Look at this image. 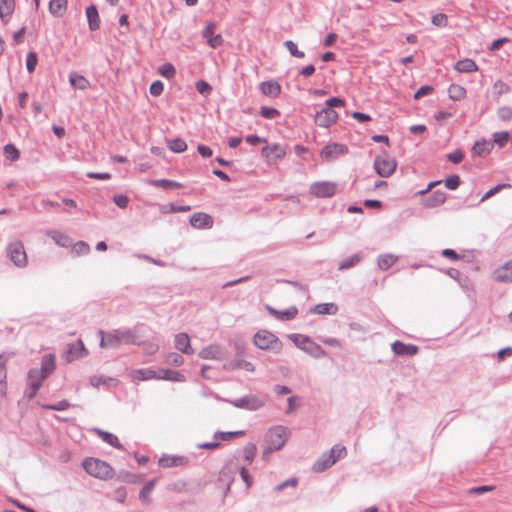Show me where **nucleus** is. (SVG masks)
Segmentation results:
<instances>
[{"label": "nucleus", "instance_id": "obj_37", "mask_svg": "<svg viewBox=\"0 0 512 512\" xmlns=\"http://www.w3.org/2000/svg\"><path fill=\"white\" fill-rule=\"evenodd\" d=\"M148 183L155 187H163V188H180L182 184L173 180L168 179H155L149 180Z\"/></svg>", "mask_w": 512, "mask_h": 512}, {"label": "nucleus", "instance_id": "obj_38", "mask_svg": "<svg viewBox=\"0 0 512 512\" xmlns=\"http://www.w3.org/2000/svg\"><path fill=\"white\" fill-rule=\"evenodd\" d=\"M229 367L231 369H243V370L248 371V372H254L255 371L254 365L251 362L243 360V359H234L229 364Z\"/></svg>", "mask_w": 512, "mask_h": 512}, {"label": "nucleus", "instance_id": "obj_6", "mask_svg": "<svg viewBox=\"0 0 512 512\" xmlns=\"http://www.w3.org/2000/svg\"><path fill=\"white\" fill-rule=\"evenodd\" d=\"M397 163L396 160L388 155L387 153H383L376 157L374 161V168L376 173L380 177H389L392 175L396 169Z\"/></svg>", "mask_w": 512, "mask_h": 512}, {"label": "nucleus", "instance_id": "obj_36", "mask_svg": "<svg viewBox=\"0 0 512 512\" xmlns=\"http://www.w3.org/2000/svg\"><path fill=\"white\" fill-rule=\"evenodd\" d=\"M96 432L102 438V440L104 442L110 444L111 446H113L115 448H118V449L121 448V444L119 443L118 438L114 434L100 430V429H97Z\"/></svg>", "mask_w": 512, "mask_h": 512}, {"label": "nucleus", "instance_id": "obj_39", "mask_svg": "<svg viewBox=\"0 0 512 512\" xmlns=\"http://www.w3.org/2000/svg\"><path fill=\"white\" fill-rule=\"evenodd\" d=\"M449 97L452 100H461L466 95V90L460 85L452 84L448 89Z\"/></svg>", "mask_w": 512, "mask_h": 512}, {"label": "nucleus", "instance_id": "obj_22", "mask_svg": "<svg viewBox=\"0 0 512 512\" xmlns=\"http://www.w3.org/2000/svg\"><path fill=\"white\" fill-rule=\"evenodd\" d=\"M260 90L265 96L277 97L281 92V86L275 80L264 81L260 84Z\"/></svg>", "mask_w": 512, "mask_h": 512}, {"label": "nucleus", "instance_id": "obj_13", "mask_svg": "<svg viewBox=\"0 0 512 512\" xmlns=\"http://www.w3.org/2000/svg\"><path fill=\"white\" fill-rule=\"evenodd\" d=\"M493 279L497 282L512 283V259L494 270Z\"/></svg>", "mask_w": 512, "mask_h": 512}, {"label": "nucleus", "instance_id": "obj_30", "mask_svg": "<svg viewBox=\"0 0 512 512\" xmlns=\"http://www.w3.org/2000/svg\"><path fill=\"white\" fill-rule=\"evenodd\" d=\"M55 369V356L53 354L45 355L41 361V368L39 369L46 377L51 374Z\"/></svg>", "mask_w": 512, "mask_h": 512}, {"label": "nucleus", "instance_id": "obj_62", "mask_svg": "<svg viewBox=\"0 0 512 512\" xmlns=\"http://www.w3.org/2000/svg\"><path fill=\"white\" fill-rule=\"evenodd\" d=\"M163 89H164V86L161 81H154L150 86V93L153 96H159L162 94Z\"/></svg>", "mask_w": 512, "mask_h": 512}, {"label": "nucleus", "instance_id": "obj_3", "mask_svg": "<svg viewBox=\"0 0 512 512\" xmlns=\"http://www.w3.org/2000/svg\"><path fill=\"white\" fill-rule=\"evenodd\" d=\"M346 454V447L335 445L329 452L322 454V456L313 464L312 470L316 473H321L332 467L338 459L344 458Z\"/></svg>", "mask_w": 512, "mask_h": 512}, {"label": "nucleus", "instance_id": "obj_47", "mask_svg": "<svg viewBox=\"0 0 512 512\" xmlns=\"http://www.w3.org/2000/svg\"><path fill=\"white\" fill-rule=\"evenodd\" d=\"M38 63L37 54L33 51L28 52L26 56V68L29 73H33Z\"/></svg>", "mask_w": 512, "mask_h": 512}, {"label": "nucleus", "instance_id": "obj_52", "mask_svg": "<svg viewBox=\"0 0 512 512\" xmlns=\"http://www.w3.org/2000/svg\"><path fill=\"white\" fill-rule=\"evenodd\" d=\"M70 407V404L67 400H62L57 404H47L43 405V408L54 410V411H64L67 410Z\"/></svg>", "mask_w": 512, "mask_h": 512}, {"label": "nucleus", "instance_id": "obj_44", "mask_svg": "<svg viewBox=\"0 0 512 512\" xmlns=\"http://www.w3.org/2000/svg\"><path fill=\"white\" fill-rule=\"evenodd\" d=\"M55 243L61 247H69L72 244V239L64 234L54 232L52 235Z\"/></svg>", "mask_w": 512, "mask_h": 512}, {"label": "nucleus", "instance_id": "obj_49", "mask_svg": "<svg viewBox=\"0 0 512 512\" xmlns=\"http://www.w3.org/2000/svg\"><path fill=\"white\" fill-rule=\"evenodd\" d=\"M159 73L163 77L170 79L174 77L176 70L172 64L166 63L159 68Z\"/></svg>", "mask_w": 512, "mask_h": 512}, {"label": "nucleus", "instance_id": "obj_34", "mask_svg": "<svg viewBox=\"0 0 512 512\" xmlns=\"http://www.w3.org/2000/svg\"><path fill=\"white\" fill-rule=\"evenodd\" d=\"M492 144L485 140L476 142L472 147V153L477 156H482L490 152Z\"/></svg>", "mask_w": 512, "mask_h": 512}, {"label": "nucleus", "instance_id": "obj_16", "mask_svg": "<svg viewBox=\"0 0 512 512\" xmlns=\"http://www.w3.org/2000/svg\"><path fill=\"white\" fill-rule=\"evenodd\" d=\"M190 224L197 229L211 228L213 225V219L206 213H194L190 217Z\"/></svg>", "mask_w": 512, "mask_h": 512}, {"label": "nucleus", "instance_id": "obj_11", "mask_svg": "<svg viewBox=\"0 0 512 512\" xmlns=\"http://www.w3.org/2000/svg\"><path fill=\"white\" fill-rule=\"evenodd\" d=\"M46 379V376L38 369L33 368L28 372V385H29V392L28 397L31 399L33 398L39 388L41 387L42 382Z\"/></svg>", "mask_w": 512, "mask_h": 512}, {"label": "nucleus", "instance_id": "obj_50", "mask_svg": "<svg viewBox=\"0 0 512 512\" xmlns=\"http://www.w3.org/2000/svg\"><path fill=\"white\" fill-rule=\"evenodd\" d=\"M493 91L495 95L500 96L502 94L508 93L510 91V88L506 83H504L501 80H498L494 84Z\"/></svg>", "mask_w": 512, "mask_h": 512}, {"label": "nucleus", "instance_id": "obj_14", "mask_svg": "<svg viewBox=\"0 0 512 512\" xmlns=\"http://www.w3.org/2000/svg\"><path fill=\"white\" fill-rule=\"evenodd\" d=\"M337 117L338 115L333 109L323 108L321 111L317 112L315 123L321 127H328L336 121Z\"/></svg>", "mask_w": 512, "mask_h": 512}, {"label": "nucleus", "instance_id": "obj_8", "mask_svg": "<svg viewBox=\"0 0 512 512\" xmlns=\"http://www.w3.org/2000/svg\"><path fill=\"white\" fill-rule=\"evenodd\" d=\"M6 252L10 261L17 267L22 268L27 265V255L21 241L10 243L6 248Z\"/></svg>", "mask_w": 512, "mask_h": 512}, {"label": "nucleus", "instance_id": "obj_57", "mask_svg": "<svg viewBox=\"0 0 512 512\" xmlns=\"http://www.w3.org/2000/svg\"><path fill=\"white\" fill-rule=\"evenodd\" d=\"M180 459L175 457H162L159 460V464L162 467H173L179 465Z\"/></svg>", "mask_w": 512, "mask_h": 512}, {"label": "nucleus", "instance_id": "obj_60", "mask_svg": "<svg viewBox=\"0 0 512 512\" xmlns=\"http://www.w3.org/2000/svg\"><path fill=\"white\" fill-rule=\"evenodd\" d=\"M260 114H261L262 117H264L266 119H273L277 115H279V112H278V110H276L274 108L262 107L261 110H260Z\"/></svg>", "mask_w": 512, "mask_h": 512}, {"label": "nucleus", "instance_id": "obj_55", "mask_svg": "<svg viewBox=\"0 0 512 512\" xmlns=\"http://www.w3.org/2000/svg\"><path fill=\"white\" fill-rule=\"evenodd\" d=\"M166 362L174 366H181L184 363V358L177 353H171L167 356Z\"/></svg>", "mask_w": 512, "mask_h": 512}, {"label": "nucleus", "instance_id": "obj_28", "mask_svg": "<svg viewBox=\"0 0 512 512\" xmlns=\"http://www.w3.org/2000/svg\"><path fill=\"white\" fill-rule=\"evenodd\" d=\"M338 312V306L335 303H321L314 306L312 313L319 315H335Z\"/></svg>", "mask_w": 512, "mask_h": 512}, {"label": "nucleus", "instance_id": "obj_64", "mask_svg": "<svg viewBox=\"0 0 512 512\" xmlns=\"http://www.w3.org/2000/svg\"><path fill=\"white\" fill-rule=\"evenodd\" d=\"M113 201L119 208L123 209L127 207L129 198L126 195H115Z\"/></svg>", "mask_w": 512, "mask_h": 512}, {"label": "nucleus", "instance_id": "obj_45", "mask_svg": "<svg viewBox=\"0 0 512 512\" xmlns=\"http://www.w3.org/2000/svg\"><path fill=\"white\" fill-rule=\"evenodd\" d=\"M284 46L289 51L290 55L296 58H304L305 54L303 51L298 50L297 45L292 40L284 42Z\"/></svg>", "mask_w": 512, "mask_h": 512}, {"label": "nucleus", "instance_id": "obj_63", "mask_svg": "<svg viewBox=\"0 0 512 512\" xmlns=\"http://www.w3.org/2000/svg\"><path fill=\"white\" fill-rule=\"evenodd\" d=\"M464 158V154L460 150H456L447 155V159L455 164L460 163Z\"/></svg>", "mask_w": 512, "mask_h": 512}, {"label": "nucleus", "instance_id": "obj_12", "mask_svg": "<svg viewBox=\"0 0 512 512\" xmlns=\"http://www.w3.org/2000/svg\"><path fill=\"white\" fill-rule=\"evenodd\" d=\"M347 152V146L338 143H331L322 149L320 156L326 161H331L338 158L340 155L346 154Z\"/></svg>", "mask_w": 512, "mask_h": 512}, {"label": "nucleus", "instance_id": "obj_26", "mask_svg": "<svg viewBox=\"0 0 512 512\" xmlns=\"http://www.w3.org/2000/svg\"><path fill=\"white\" fill-rule=\"evenodd\" d=\"M157 380L184 382L185 377L178 371H174V370H170V369H160L158 371Z\"/></svg>", "mask_w": 512, "mask_h": 512}, {"label": "nucleus", "instance_id": "obj_59", "mask_svg": "<svg viewBox=\"0 0 512 512\" xmlns=\"http://www.w3.org/2000/svg\"><path fill=\"white\" fill-rule=\"evenodd\" d=\"M493 136L494 142L497 143L500 147H503L509 139L508 132H496Z\"/></svg>", "mask_w": 512, "mask_h": 512}, {"label": "nucleus", "instance_id": "obj_29", "mask_svg": "<svg viewBox=\"0 0 512 512\" xmlns=\"http://www.w3.org/2000/svg\"><path fill=\"white\" fill-rule=\"evenodd\" d=\"M454 68L461 73H470L478 70L477 64L471 59L459 60Z\"/></svg>", "mask_w": 512, "mask_h": 512}, {"label": "nucleus", "instance_id": "obj_48", "mask_svg": "<svg viewBox=\"0 0 512 512\" xmlns=\"http://www.w3.org/2000/svg\"><path fill=\"white\" fill-rule=\"evenodd\" d=\"M5 156L11 161H15L19 158V150L13 144H7L4 147Z\"/></svg>", "mask_w": 512, "mask_h": 512}, {"label": "nucleus", "instance_id": "obj_4", "mask_svg": "<svg viewBox=\"0 0 512 512\" xmlns=\"http://www.w3.org/2000/svg\"><path fill=\"white\" fill-rule=\"evenodd\" d=\"M82 466L89 475L101 480L111 479L114 476L112 467L108 463L96 458L86 459Z\"/></svg>", "mask_w": 512, "mask_h": 512}, {"label": "nucleus", "instance_id": "obj_7", "mask_svg": "<svg viewBox=\"0 0 512 512\" xmlns=\"http://www.w3.org/2000/svg\"><path fill=\"white\" fill-rule=\"evenodd\" d=\"M254 344L262 350H280L281 348L279 339L267 330H261L255 334Z\"/></svg>", "mask_w": 512, "mask_h": 512}, {"label": "nucleus", "instance_id": "obj_43", "mask_svg": "<svg viewBox=\"0 0 512 512\" xmlns=\"http://www.w3.org/2000/svg\"><path fill=\"white\" fill-rule=\"evenodd\" d=\"M243 435H244V431H242V430L231 431V432L218 431L214 434V438L215 439L220 438L222 441H229V440L233 439L234 437L243 436Z\"/></svg>", "mask_w": 512, "mask_h": 512}, {"label": "nucleus", "instance_id": "obj_25", "mask_svg": "<svg viewBox=\"0 0 512 512\" xmlns=\"http://www.w3.org/2000/svg\"><path fill=\"white\" fill-rule=\"evenodd\" d=\"M222 355L223 350L219 345H210L199 352V357L202 359H221Z\"/></svg>", "mask_w": 512, "mask_h": 512}, {"label": "nucleus", "instance_id": "obj_58", "mask_svg": "<svg viewBox=\"0 0 512 512\" xmlns=\"http://www.w3.org/2000/svg\"><path fill=\"white\" fill-rule=\"evenodd\" d=\"M432 23L437 27H445L448 24V19L445 14H436L432 17Z\"/></svg>", "mask_w": 512, "mask_h": 512}, {"label": "nucleus", "instance_id": "obj_19", "mask_svg": "<svg viewBox=\"0 0 512 512\" xmlns=\"http://www.w3.org/2000/svg\"><path fill=\"white\" fill-rule=\"evenodd\" d=\"M285 153V149L278 144L272 146H265L261 150L262 156L269 160L281 159L282 157H284Z\"/></svg>", "mask_w": 512, "mask_h": 512}, {"label": "nucleus", "instance_id": "obj_35", "mask_svg": "<svg viewBox=\"0 0 512 512\" xmlns=\"http://www.w3.org/2000/svg\"><path fill=\"white\" fill-rule=\"evenodd\" d=\"M256 453H257V447L255 444L253 443H248L247 445H245V447L243 448V459L246 463V465H250L255 456H256Z\"/></svg>", "mask_w": 512, "mask_h": 512}, {"label": "nucleus", "instance_id": "obj_41", "mask_svg": "<svg viewBox=\"0 0 512 512\" xmlns=\"http://www.w3.org/2000/svg\"><path fill=\"white\" fill-rule=\"evenodd\" d=\"M90 252V246L84 241H78L72 247V254L74 256L87 255Z\"/></svg>", "mask_w": 512, "mask_h": 512}, {"label": "nucleus", "instance_id": "obj_61", "mask_svg": "<svg viewBox=\"0 0 512 512\" xmlns=\"http://www.w3.org/2000/svg\"><path fill=\"white\" fill-rule=\"evenodd\" d=\"M498 116L503 121H508L512 118V109L504 106L498 109Z\"/></svg>", "mask_w": 512, "mask_h": 512}, {"label": "nucleus", "instance_id": "obj_17", "mask_svg": "<svg viewBox=\"0 0 512 512\" xmlns=\"http://www.w3.org/2000/svg\"><path fill=\"white\" fill-rule=\"evenodd\" d=\"M269 314L281 321H289L294 319L298 314V309L295 306H291L288 309L279 311L271 306H266Z\"/></svg>", "mask_w": 512, "mask_h": 512}, {"label": "nucleus", "instance_id": "obj_46", "mask_svg": "<svg viewBox=\"0 0 512 512\" xmlns=\"http://www.w3.org/2000/svg\"><path fill=\"white\" fill-rule=\"evenodd\" d=\"M511 188V185L508 184V183H504V184H498L496 185L495 187L489 189L484 195L483 197L481 198V201H485L487 199H489L490 197L496 195L497 193H499L500 191H502L503 189H509Z\"/></svg>", "mask_w": 512, "mask_h": 512}, {"label": "nucleus", "instance_id": "obj_15", "mask_svg": "<svg viewBox=\"0 0 512 512\" xmlns=\"http://www.w3.org/2000/svg\"><path fill=\"white\" fill-rule=\"evenodd\" d=\"M392 351L399 356H414L418 353V347L413 344H405L399 340L391 345Z\"/></svg>", "mask_w": 512, "mask_h": 512}, {"label": "nucleus", "instance_id": "obj_27", "mask_svg": "<svg viewBox=\"0 0 512 512\" xmlns=\"http://www.w3.org/2000/svg\"><path fill=\"white\" fill-rule=\"evenodd\" d=\"M446 200V194L444 191L436 190L430 196L424 199V205L426 207H437L443 204Z\"/></svg>", "mask_w": 512, "mask_h": 512}, {"label": "nucleus", "instance_id": "obj_18", "mask_svg": "<svg viewBox=\"0 0 512 512\" xmlns=\"http://www.w3.org/2000/svg\"><path fill=\"white\" fill-rule=\"evenodd\" d=\"M175 348L184 354L191 355L194 349L191 347L190 338L187 333H179L175 336Z\"/></svg>", "mask_w": 512, "mask_h": 512}, {"label": "nucleus", "instance_id": "obj_56", "mask_svg": "<svg viewBox=\"0 0 512 512\" xmlns=\"http://www.w3.org/2000/svg\"><path fill=\"white\" fill-rule=\"evenodd\" d=\"M7 358L4 355H0V384H4L7 377Z\"/></svg>", "mask_w": 512, "mask_h": 512}, {"label": "nucleus", "instance_id": "obj_53", "mask_svg": "<svg viewBox=\"0 0 512 512\" xmlns=\"http://www.w3.org/2000/svg\"><path fill=\"white\" fill-rule=\"evenodd\" d=\"M298 484V479L296 477L290 478L274 487L276 492H281L287 487H296Z\"/></svg>", "mask_w": 512, "mask_h": 512}, {"label": "nucleus", "instance_id": "obj_42", "mask_svg": "<svg viewBox=\"0 0 512 512\" xmlns=\"http://www.w3.org/2000/svg\"><path fill=\"white\" fill-rule=\"evenodd\" d=\"M361 260V257L359 254H354L350 256L349 258L342 261L339 265V270H345L354 267L357 265Z\"/></svg>", "mask_w": 512, "mask_h": 512}, {"label": "nucleus", "instance_id": "obj_10", "mask_svg": "<svg viewBox=\"0 0 512 512\" xmlns=\"http://www.w3.org/2000/svg\"><path fill=\"white\" fill-rule=\"evenodd\" d=\"M336 192V184L329 181L315 182L310 187V193L319 198L331 197Z\"/></svg>", "mask_w": 512, "mask_h": 512}, {"label": "nucleus", "instance_id": "obj_54", "mask_svg": "<svg viewBox=\"0 0 512 512\" xmlns=\"http://www.w3.org/2000/svg\"><path fill=\"white\" fill-rule=\"evenodd\" d=\"M196 89L201 95H208L212 91L210 84L204 80H200L196 83Z\"/></svg>", "mask_w": 512, "mask_h": 512}, {"label": "nucleus", "instance_id": "obj_24", "mask_svg": "<svg viewBox=\"0 0 512 512\" xmlns=\"http://www.w3.org/2000/svg\"><path fill=\"white\" fill-rule=\"evenodd\" d=\"M133 380L147 381L151 379H157L158 372L153 369H135L130 374Z\"/></svg>", "mask_w": 512, "mask_h": 512}, {"label": "nucleus", "instance_id": "obj_1", "mask_svg": "<svg viewBox=\"0 0 512 512\" xmlns=\"http://www.w3.org/2000/svg\"><path fill=\"white\" fill-rule=\"evenodd\" d=\"M98 335L101 348L117 349L122 345L140 344L138 335L132 329H115L108 333L99 330Z\"/></svg>", "mask_w": 512, "mask_h": 512}, {"label": "nucleus", "instance_id": "obj_51", "mask_svg": "<svg viewBox=\"0 0 512 512\" xmlns=\"http://www.w3.org/2000/svg\"><path fill=\"white\" fill-rule=\"evenodd\" d=\"M459 185H460V177L456 174L447 177L445 180V186L449 190H455L459 187Z\"/></svg>", "mask_w": 512, "mask_h": 512}, {"label": "nucleus", "instance_id": "obj_20", "mask_svg": "<svg viewBox=\"0 0 512 512\" xmlns=\"http://www.w3.org/2000/svg\"><path fill=\"white\" fill-rule=\"evenodd\" d=\"M68 361H72L74 359L82 358L88 354L87 349L85 348L82 340H78L74 344L68 345Z\"/></svg>", "mask_w": 512, "mask_h": 512}, {"label": "nucleus", "instance_id": "obj_33", "mask_svg": "<svg viewBox=\"0 0 512 512\" xmlns=\"http://www.w3.org/2000/svg\"><path fill=\"white\" fill-rule=\"evenodd\" d=\"M69 81L74 88L80 90H85L89 85V82L85 77L76 73L70 74Z\"/></svg>", "mask_w": 512, "mask_h": 512}, {"label": "nucleus", "instance_id": "obj_21", "mask_svg": "<svg viewBox=\"0 0 512 512\" xmlns=\"http://www.w3.org/2000/svg\"><path fill=\"white\" fill-rule=\"evenodd\" d=\"M15 10V0H0V18L4 24L10 21Z\"/></svg>", "mask_w": 512, "mask_h": 512}, {"label": "nucleus", "instance_id": "obj_5", "mask_svg": "<svg viewBox=\"0 0 512 512\" xmlns=\"http://www.w3.org/2000/svg\"><path fill=\"white\" fill-rule=\"evenodd\" d=\"M294 344L312 357L319 359L326 356V351L317 343L313 342L309 337L301 334H293L290 336Z\"/></svg>", "mask_w": 512, "mask_h": 512}, {"label": "nucleus", "instance_id": "obj_9", "mask_svg": "<svg viewBox=\"0 0 512 512\" xmlns=\"http://www.w3.org/2000/svg\"><path fill=\"white\" fill-rule=\"evenodd\" d=\"M234 407L256 411L264 406V400L256 395H247L230 402Z\"/></svg>", "mask_w": 512, "mask_h": 512}, {"label": "nucleus", "instance_id": "obj_40", "mask_svg": "<svg viewBox=\"0 0 512 512\" xmlns=\"http://www.w3.org/2000/svg\"><path fill=\"white\" fill-rule=\"evenodd\" d=\"M168 148L172 152L181 153L187 149V144L183 139L175 138L168 141Z\"/></svg>", "mask_w": 512, "mask_h": 512}, {"label": "nucleus", "instance_id": "obj_31", "mask_svg": "<svg viewBox=\"0 0 512 512\" xmlns=\"http://www.w3.org/2000/svg\"><path fill=\"white\" fill-rule=\"evenodd\" d=\"M67 7V0H50L49 1V12L56 17L63 14Z\"/></svg>", "mask_w": 512, "mask_h": 512}, {"label": "nucleus", "instance_id": "obj_32", "mask_svg": "<svg viewBox=\"0 0 512 512\" xmlns=\"http://www.w3.org/2000/svg\"><path fill=\"white\" fill-rule=\"evenodd\" d=\"M398 260V257L393 254H383L378 257V267L381 270H388Z\"/></svg>", "mask_w": 512, "mask_h": 512}, {"label": "nucleus", "instance_id": "obj_23", "mask_svg": "<svg viewBox=\"0 0 512 512\" xmlns=\"http://www.w3.org/2000/svg\"><path fill=\"white\" fill-rule=\"evenodd\" d=\"M86 16L88 20L89 29L96 31L100 27V18L96 6L91 5L86 8Z\"/></svg>", "mask_w": 512, "mask_h": 512}, {"label": "nucleus", "instance_id": "obj_2", "mask_svg": "<svg viewBox=\"0 0 512 512\" xmlns=\"http://www.w3.org/2000/svg\"><path fill=\"white\" fill-rule=\"evenodd\" d=\"M289 433V430L282 425L270 428L266 434L265 441L267 447L263 452V457L267 458L273 451L282 449L288 439Z\"/></svg>", "mask_w": 512, "mask_h": 512}]
</instances>
